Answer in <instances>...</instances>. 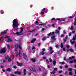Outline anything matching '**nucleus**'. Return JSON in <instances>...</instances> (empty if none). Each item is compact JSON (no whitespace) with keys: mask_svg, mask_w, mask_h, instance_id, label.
Instances as JSON below:
<instances>
[{"mask_svg":"<svg viewBox=\"0 0 76 76\" xmlns=\"http://www.w3.org/2000/svg\"><path fill=\"white\" fill-rule=\"evenodd\" d=\"M58 30H59V31H60V30L61 29V28H60V27H58Z\"/></svg>","mask_w":76,"mask_h":76,"instance_id":"nucleus-45","label":"nucleus"},{"mask_svg":"<svg viewBox=\"0 0 76 76\" xmlns=\"http://www.w3.org/2000/svg\"><path fill=\"white\" fill-rule=\"evenodd\" d=\"M64 37V34H62L61 35V37Z\"/></svg>","mask_w":76,"mask_h":76,"instance_id":"nucleus-54","label":"nucleus"},{"mask_svg":"<svg viewBox=\"0 0 76 76\" xmlns=\"http://www.w3.org/2000/svg\"><path fill=\"white\" fill-rule=\"evenodd\" d=\"M3 37H4V36H3L1 37V38H0V41H1V39H2V38H3Z\"/></svg>","mask_w":76,"mask_h":76,"instance_id":"nucleus-43","label":"nucleus"},{"mask_svg":"<svg viewBox=\"0 0 76 76\" xmlns=\"http://www.w3.org/2000/svg\"><path fill=\"white\" fill-rule=\"evenodd\" d=\"M54 32H52L51 33V35H54Z\"/></svg>","mask_w":76,"mask_h":76,"instance_id":"nucleus-50","label":"nucleus"},{"mask_svg":"<svg viewBox=\"0 0 76 76\" xmlns=\"http://www.w3.org/2000/svg\"><path fill=\"white\" fill-rule=\"evenodd\" d=\"M4 38H6L7 40V42H12L13 40L10 38H9V36H7L5 37H4Z\"/></svg>","mask_w":76,"mask_h":76,"instance_id":"nucleus-3","label":"nucleus"},{"mask_svg":"<svg viewBox=\"0 0 76 76\" xmlns=\"http://www.w3.org/2000/svg\"><path fill=\"white\" fill-rule=\"evenodd\" d=\"M72 35V33L70 32L69 34V36H70Z\"/></svg>","mask_w":76,"mask_h":76,"instance_id":"nucleus-56","label":"nucleus"},{"mask_svg":"<svg viewBox=\"0 0 76 76\" xmlns=\"http://www.w3.org/2000/svg\"><path fill=\"white\" fill-rule=\"evenodd\" d=\"M50 73H51V74H54V73H55L54 71H53L52 72H50Z\"/></svg>","mask_w":76,"mask_h":76,"instance_id":"nucleus-39","label":"nucleus"},{"mask_svg":"<svg viewBox=\"0 0 76 76\" xmlns=\"http://www.w3.org/2000/svg\"><path fill=\"white\" fill-rule=\"evenodd\" d=\"M55 20V18H53L51 19V20Z\"/></svg>","mask_w":76,"mask_h":76,"instance_id":"nucleus-59","label":"nucleus"},{"mask_svg":"<svg viewBox=\"0 0 76 76\" xmlns=\"http://www.w3.org/2000/svg\"><path fill=\"white\" fill-rule=\"evenodd\" d=\"M42 51H45V48H43L42 49Z\"/></svg>","mask_w":76,"mask_h":76,"instance_id":"nucleus-58","label":"nucleus"},{"mask_svg":"<svg viewBox=\"0 0 76 76\" xmlns=\"http://www.w3.org/2000/svg\"><path fill=\"white\" fill-rule=\"evenodd\" d=\"M6 48H4L2 50H0V53H3L6 52Z\"/></svg>","mask_w":76,"mask_h":76,"instance_id":"nucleus-6","label":"nucleus"},{"mask_svg":"<svg viewBox=\"0 0 76 76\" xmlns=\"http://www.w3.org/2000/svg\"><path fill=\"white\" fill-rule=\"evenodd\" d=\"M23 28H21L20 32H16V33H15V34H17V35H21L20 34V33H22V31H23Z\"/></svg>","mask_w":76,"mask_h":76,"instance_id":"nucleus-4","label":"nucleus"},{"mask_svg":"<svg viewBox=\"0 0 76 76\" xmlns=\"http://www.w3.org/2000/svg\"><path fill=\"white\" fill-rule=\"evenodd\" d=\"M4 66H2V65L1 66V68H4Z\"/></svg>","mask_w":76,"mask_h":76,"instance_id":"nucleus-48","label":"nucleus"},{"mask_svg":"<svg viewBox=\"0 0 76 76\" xmlns=\"http://www.w3.org/2000/svg\"><path fill=\"white\" fill-rule=\"evenodd\" d=\"M57 68H54V70H55V71H57Z\"/></svg>","mask_w":76,"mask_h":76,"instance_id":"nucleus-37","label":"nucleus"},{"mask_svg":"<svg viewBox=\"0 0 76 76\" xmlns=\"http://www.w3.org/2000/svg\"><path fill=\"white\" fill-rule=\"evenodd\" d=\"M70 41L72 45H73V44H75V41L72 42V40H70Z\"/></svg>","mask_w":76,"mask_h":76,"instance_id":"nucleus-21","label":"nucleus"},{"mask_svg":"<svg viewBox=\"0 0 76 76\" xmlns=\"http://www.w3.org/2000/svg\"><path fill=\"white\" fill-rule=\"evenodd\" d=\"M35 53V50H33V53Z\"/></svg>","mask_w":76,"mask_h":76,"instance_id":"nucleus-64","label":"nucleus"},{"mask_svg":"<svg viewBox=\"0 0 76 76\" xmlns=\"http://www.w3.org/2000/svg\"><path fill=\"white\" fill-rule=\"evenodd\" d=\"M51 34V33L50 32V33L48 34V36H50Z\"/></svg>","mask_w":76,"mask_h":76,"instance_id":"nucleus-40","label":"nucleus"},{"mask_svg":"<svg viewBox=\"0 0 76 76\" xmlns=\"http://www.w3.org/2000/svg\"><path fill=\"white\" fill-rule=\"evenodd\" d=\"M49 60L50 62H52V59L51 58H49Z\"/></svg>","mask_w":76,"mask_h":76,"instance_id":"nucleus-47","label":"nucleus"},{"mask_svg":"<svg viewBox=\"0 0 76 76\" xmlns=\"http://www.w3.org/2000/svg\"><path fill=\"white\" fill-rule=\"evenodd\" d=\"M18 47L20 49H21V47L20 46V45H19Z\"/></svg>","mask_w":76,"mask_h":76,"instance_id":"nucleus-36","label":"nucleus"},{"mask_svg":"<svg viewBox=\"0 0 76 76\" xmlns=\"http://www.w3.org/2000/svg\"><path fill=\"white\" fill-rule=\"evenodd\" d=\"M15 74H18V75H20L21 74V72H20L17 71L15 72Z\"/></svg>","mask_w":76,"mask_h":76,"instance_id":"nucleus-14","label":"nucleus"},{"mask_svg":"<svg viewBox=\"0 0 76 76\" xmlns=\"http://www.w3.org/2000/svg\"><path fill=\"white\" fill-rule=\"evenodd\" d=\"M35 47L33 46V47H32V50H35Z\"/></svg>","mask_w":76,"mask_h":76,"instance_id":"nucleus-41","label":"nucleus"},{"mask_svg":"<svg viewBox=\"0 0 76 76\" xmlns=\"http://www.w3.org/2000/svg\"><path fill=\"white\" fill-rule=\"evenodd\" d=\"M56 48H58V47H59V46H58V45H57L56 44Z\"/></svg>","mask_w":76,"mask_h":76,"instance_id":"nucleus-35","label":"nucleus"},{"mask_svg":"<svg viewBox=\"0 0 76 76\" xmlns=\"http://www.w3.org/2000/svg\"><path fill=\"white\" fill-rule=\"evenodd\" d=\"M13 67L14 69H16V66H14Z\"/></svg>","mask_w":76,"mask_h":76,"instance_id":"nucleus-60","label":"nucleus"},{"mask_svg":"<svg viewBox=\"0 0 76 76\" xmlns=\"http://www.w3.org/2000/svg\"><path fill=\"white\" fill-rule=\"evenodd\" d=\"M50 54H52V53H54V51L53 50H50Z\"/></svg>","mask_w":76,"mask_h":76,"instance_id":"nucleus-30","label":"nucleus"},{"mask_svg":"<svg viewBox=\"0 0 76 76\" xmlns=\"http://www.w3.org/2000/svg\"><path fill=\"white\" fill-rule=\"evenodd\" d=\"M28 74L29 76H30V75H31V72H28Z\"/></svg>","mask_w":76,"mask_h":76,"instance_id":"nucleus-49","label":"nucleus"},{"mask_svg":"<svg viewBox=\"0 0 76 76\" xmlns=\"http://www.w3.org/2000/svg\"><path fill=\"white\" fill-rule=\"evenodd\" d=\"M45 25V23H42V24H39V25H40V26H41V25Z\"/></svg>","mask_w":76,"mask_h":76,"instance_id":"nucleus-32","label":"nucleus"},{"mask_svg":"<svg viewBox=\"0 0 76 76\" xmlns=\"http://www.w3.org/2000/svg\"><path fill=\"white\" fill-rule=\"evenodd\" d=\"M36 40V39H35V38L34 39H33L31 40V43H34V42H35Z\"/></svg>","mask_w":76,"mask_h":76,"instance_id":"nucleus-15","label":"nucleus"},{"mask_svg":"<svg viewBox=\"0 0 76 76\" xmlns=\"http://www.w3.org/2000/svg\"><path fill=\"white\" fill-rule=\"evenodd\" d=\"M15 52L16 54V55H15L16 57H17L18 56H19L20 57L21 56H20V50H19L18 49V44H15Z\"/></svg>","mask_w":76,"mask_h":76,"instance_id":"nucleus-2","label":"nucleus"},{"mask_svg":"<svg viewBox=\"0 0 76 76\" xmlns=\"http://www.w3.org/2000/svg\"><path fill=\"white\" fill-rule=\"evenodd\" d=\"M46 39H47L46 37H44L42 39V41H45V40H46Z\"/></svg>","mask_w":76,"mask_h":76,"instance_id":"nucleus-23","label":"nucleus"},{"mask_svg":"<svg viewBox=\"0 0 76 76\" xmlns=\"http://www.w3.org/2000/svg\"><path fill=\"white\" fill-rule=\"evenodd\" d=\"M31 60L33 63H35L36 61V60H35V59L33 58L31 59Z\"/></svg>","mask_w":76,"mask_h":76,"instance_id":"nucleus-18","label":"nucleus"},{"mask_svg":"<svg viewBox=\"0 0 76 76\" xmlns=\"http://www.w3.org/2000/svg\"><path fill=\"white\" fill-rule=\"evenodd\" d=\"M7 46L8 50H10V45H8Z\"/></svg>","mask_w":76,"mask_h":76,"instance_id":"nucleus-29","label":"nucleus"},{"mask_svg":"<svg viewBox=\"0 0 76 76\" xmlns=\"http://www.w3.org/2000/svg\"><path fill=\"white\" fill-rule=\"evenodd\" d=\"M55 20H60V21H64L65 20V19H61L60 18H57Z\"/></svg>","mask_w":76,"mask_h":76,"instance_id":"nucleus-10","label":"nucleus"},{"mask_svg":"<svg viewBox=\"0 0 76 76\" xmlns=\"http://www.w3.org/2000/svg\"><path fill=\"white\" fill-rule=\"evenodd\" d=\"M6 60H7V59L8 60V62H10L12 60H11V59L10 58H9L8 56H7V58H6Z\"/></svg>","mask_w":76,"mask_h":76,"instance_id":"nucleus-13","label":"nucleus"},{"mask_svg":"<svg viewBox=\"0 0 76 76\" xmlns=\"http://www.w3.org/2000/svg\"><path fill=\"white\" fill-rule=\"evenodd\" d=\"M46 61H47L48 63H49V61H48V59L46 60Z\"/></svg>","mask_w":76,"mask_h":76,"instance_id":"nucleus-55","label":"nucleus"},{"mask_svg":"<svg viewBox=\"0 0 76 76\" xmlns=\"http://www.w3.org/2000/svg\"><path fill=\"white\" fill-rule=\"evenodd\" d=\"M26 70L25 69H23L24 75H26V72H26Z\"/></svg>","mask_w":76,"mask_h":76,"instance_id":"nucleus-19","label":"nucleus"},{"mask_svg":"<svg viewBox=\"0 0 76 76\" xmlns=\"http://www.w3.org/2000/svg\"><path fill=\"white\" fill-rule=\"evenodd\" d=\"M74 61L75 62V63H76V60L75 59H74Z\"/></svg>","mask_w":76,"mask_h":76,"instance_id":"nucleus-63","label":"nucleus"},{"mask_svg":"<svg viewBox=\"0 0 76 76\" xmlns=\"http://www.w3.org/2000/svg\"><path fill=\"white\" fill-rule=\"evenodd\" d=\"M42 15H44V12H41Z\"/></svg>","mask_w":76,"mask_h":76,"instance_id":"nucleus-51","label":"nucleus"},{"mask_svg":"<svg viewBox=\"0 0 76 76\" xmlns=\"http://www.w3.org/2000/svg\"><path fill=\"white\" fill-rule=\"evenodd\" d=\"M45 30V28H42V31H44Z\"/></svg>","mask_w":76,"mask_h":76,"instance_id":"nucleus-52","label":"nucleus"},{"mask_svg":"<svg viewBox=\"0 0 76 76\" xmlns=\"http://www.w3.org/2000/svg\"><path fill=\"white\" fill-rule=\"evenodd\" d=\"M35 30L34 29L31 31H30L29 32H29H35Z\"/></svg>","mask_w":76,"mask_h":76,"instance_id":"nucleus-28","label":"nucleus"},{"mask_svg":"<svg viewBox=\"0 0 76 76\" xmlns=\"http://www.w3.org/2000/svg\"><path fill=\"white\" fill-rule=\"evenodd\" d=\"M17 64H18L19 66H22V64H19L18 62H17Z\"/></svg>","mask_w":76,"mask_h":76,"instance_id":"nucleus-16","label":"nucleus"},{"mask_svg":"<svg viewBox=\"0 0 76 76\" xmlns=\"http://www.w3.org/2000/svg\"><path fill=\"white\" fill-rule=\"evenodd\" d=\"M60 63L61 64H64L65 63L64 62H60Z\"/></svg>","mask_w":76,"mask_h":76,"instance_id":"nucleus-34","label":"nucleus"},{"mask_svg":"<svg viewBox=\"0 0 76 76\" xmlns=\"http://www.w3.org/2000/svg\"><path fill=\"white\" fill-rule=\"evenodd\" d=\"M53 64L54 66H56V61H53Z\"/></svg>","mask_w":76,"mask_h":76,"instance_id":"nucleus-24","label":"nucleus"},{"mask_svg":"<svg viewBox=\"0 0 76 76\" xmlns=\"http://www.w3.org/2000/svg\"><path fill=\"white\" fill-rule=\"evenodd\" d=\"M28 69H29L31 71H32L33 72H37V70L33 68L32 67H29Z\"/></svg>","mask_w":76,"mask_h":76,"instance_id":"nucleus-5","label":"nucleus"},{"mask_svg":"<svg viewBox=\"0 0 76 76\" xmlns=\"http://www.w3.org/2000/svg\"><path fill=\"white\" fill-rule=\"evenodd\" d=\"M73 58H75V56H72V57H69V60H72Z\"/></svg>","mask_w":76,"mask_h":76,"instance_id":"nucleus-20","label":"nucleus"},{"mask_svg":"<svg viewBox=\"0 0 76 76\" xmlns=\"http://www.w3.org/2000/svg\"><path fill=\"white\" fill-rule=\"evenodd\" d=\"M65 68H67L68 67V66L67 65H66L65 66Z\"/></svg>","mask_w":76,"mask_h":76,"instance_id":"nucleus-46","label":"nucleus"},{"mask_svg":"<svg viewBox=\"0 0 76 76\" xmlns=\"http://www.w3.org/2000/svg\"><path fill=\"white\" fill-rule=\"evenodd\" d=\"M75 73L76 75H74V76H76V70H75Z\"/></svg>","mask_w":76,"mask_h":76,"instance_id":"nucleus-61","label":"nucleus"},{"mask_svg":"<svg viewBox=\"0 0 76 76\" xmlns=\"http://www.w3.org/2000/svg\"><path fill=\"white\" fill-rule=\"evenodd\" d=\"M45 53H44V52L42 51L41 53L40 54H41L42 55H44V54Z\"/></svg>","mask_w":76,"mask_h":76,"instance_id":"nucleus-27","label":"nucleus"},{"mask_svg":"<svg viewBox=\"0 0 76 76\" xmlns=\"http://www.w3.org/2000/svg\"><path fill=\"white\" fill-rule=\"evenodd\" d=\"M45 10V8H44L43 9V10H42V12L44 11V10Z\"/></svg>","mask_w":76,"mask_h":76,"instance_id":"nucleus-53","label":"nucleus"},{"mask_svg":"<svg viewBox=\"0 0 76 76\" xmlns=\"http://www.w3.org/2000/svg\"><path fill=\"white\" fill-rule=\"evenodd\" d=\"M76 38V35L75 36V37H73L72 38V39L73 41H75V39Z\"/></svg>","mask_w":76,"mask_h":76,"instance_id":"nucleus-26","label":"nucleus"},{"mask_svg":"<svg viewBox=\"0 0 76 76\" xmlns=\"http://www.w3.org/2000/svg\"><path fill=\"white\" fill-rule=\"evenodd\" d=\"M62 71H60L59 72V73H62Z\"/></svg>","mask_w":76,"mask_h":76,"instance_id":"nucleus-62","label":"nucleus"},{"mask_svg":"<svg viewBox=\"0 0 76 76\" xmlns=\"http://www.w3.org/2000/svg\"><path fill=\"white\" fill-rule=\"evenodd\" d=\"M70 29L71 31H73V29H74V27L73 26H71Z\"/></svg>","mask_w":76,"mask_h":76,"instance_id":"nucleus-22","label":"nucleus"},{"mask_svg":"<svg viewBox=\"0 0 76 76\" xmlns=\"http://www.w3.org/2000/svg\"><path fill=\"white\" fill-rule=\"evenodd\" d=\"M55 34H60V31L58 30H55Z\"/></svg>","mask_w":76,"mask_h":76,"instance_id":"nucleus-12","label":"nucleus"},{"mask_svg":"<svg viewBox=\"0 0 76 76\" xmlns=\"http://www.w3.org/2000/svg\"><path fill=\"white\" fill-rule=\"evenodd\" d=\"M61 48H63V44L62 43H61Z\"/></svg>","mask_w":76,"mask_h":76,"instance_id":"nucleus-25","label":"nucleus"},{"mask_svg":"<svg viewBox=\"0 0 76 76\" xmlns=\"http://www.w3.org/2000/svg\"><path fill=\"white\" fill-rule=\"evenodd\" d=\"M11 68H8L7 69V72H10L11 71Z\"/></svg>","mask_w":76,"mask_h":76,"instance_id":"nucleus-17","label":"nucleus"},{"mask_svg":"<svg viewBox=\"0 0 76 76\" xmlns=\"http://www.w3.org/2000/svg\"><path fill=\"white\" fill-rule=\"evenodd\" d=\"M38 69L39 70V71H41V68L39 67L38 66L37 67Z\"/></svg>","mask_w":76,"mask_h":76,"instance_id":"nucleus-33","label":"nucleus"},{"mask_svg":"<svg viewBox=\"0 0 76 76\" xmlns=\"http://www.w3.org/2000/svg\"><path fill=\"white\" fill-rule=\"evenodd\" d=\"M7 33V31L5 30L2 32H1V35H4V34H6Z\"/></svg>","mask_w":76,"mask_h":76,"instance_id":"nucleus-11","label":"nucleus"},{"mask_svg":"<svg viewBox=\"0 0 76 76\" xmlns=\"http://www.w3.org/2000/svg\"><path fill=\"white\" fill-rule=\"evenodd\" d=\"M69 51H70L71 52H73V50L72 49H69Z\"/></svg>","mask_w":76,"mask_h":76,"instance_id":"nucleus-44","label":"nucleus"},{"mask_svg":"<svg viewBox=\"0 0 76 76\" xmlns=\"http://www.w3.org/2000/svg\"><path fill=\"white\" fill-rule=\"evenodd\" d=\"M69 63H73V61H69Z\"/></svg>","mask_w":76,"mask_h":76,"instance_id":"nucleus-38","label":"nucleus"},{"mask_svg":"<svg viewBox=\"0 0 76 76\" xmlns=\"http://www.w3.org/2000/svg\"><path fill=\"white\" fill-rule=\"evenodd\" d=\"M63 33H64V34H66V31L63 30Z\"/></svg>","mask_w":76,"mask_h":76,"instance_id":"nucleus-42","label":"nucleus"},{"mask_svg":"<svg viewBox=\"0 0 76 76\" xmlns=\"http://www.w3.org/2000/svg\"><path fill=\"white\" fill-rule=\"evenodd\" d=\"M69 71H70V72H69V75H70V76H72V69L71 68H69Z\"/></svg>","mask_w":76,"mask_h":76,"instance_id":"nucleus-9","label":"nucleus"},{"mask_svg":"<svg viewBox=\"0 0 76 76\" xmlns=\"http://www.w3.org/2000/svg\"><path fill=\"white\" fill-rule=\"evenodd\" d=\"M51 39H53V41H56V39L55 37V36L53 35L51 37Z\"/></svg>","mask_w":76,"mask_h":76,"instance_id":"nucleus-8","label":"nucleus"},{"mask_svg":"<svg viewBox=\"0 0 76 76\" xmlns=\"http://www.w3.org/2000/svg\"><path fill=\"white\" fill-rule=\"evenodd\" d=\"M53 48H52V47L51 46L49 47V50L50 51H51L52 50Z\"/></svg>","mask_w":76,"mask_h":76,"instance_id":"nucleus-31","label":"nucleus"},{"mask_svg":"<svg viewBox=\"0 0 76 76\" xmlns=\"http://www.w3.org/2000/svg\"><path fill=\"white\" fill-rule=\"evenodd\" d=\"M66 47L68 49L69 48V45H66Z\"/></svg>","mask_w":76,"mask_h":76,"instance_id":"nucleus-57","label":"nucleus"},{"mask_svg":"<svg viewBox=\"0 0 76 76\" xmlns=\"http://www.w3.org/2000/svg\"><path fill=\"white\" fill-rule=\"evenodd\" d=\"M12 26L13 29L15 30H17L18 29V20L15 19L12 22Z\"/></svg>","mask_w":76,"mask_h":76,"instance_id":"nucleus-1","label":"nucleus"},{"mask_svg":"<svg viewBox=\"0 0 76 76\" xmlns=\"http://www.w3.org/2000/svg\"><path fill=\"white\" fill-rule=\"evenodd\" d=\"M23 56L25 60H28V58L27 57V56H26V54L25 53H23Z\"/></svg>","mask_w":76,"mask_h":76,"instance_id":"nucleus-7","label":"nucleus"}]
</instances>
